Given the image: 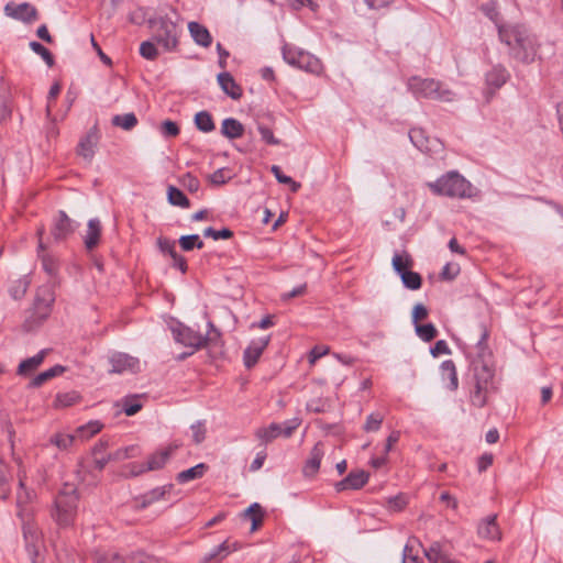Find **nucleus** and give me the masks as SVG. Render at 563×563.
Segmentation results:
<instances>
[{
	"mask_svg": "<svg viewBox=\"0 0 563 563\" xmlns=\"http://www.w3.org/2000/svg\"><path fill=\"white\" fill-rule=\"evenodd\" d=\"M489 331L485 324L479 325V339L476 343L477 360L473 361L474 386L470 394L473 406L483 408L487 405L488 396L495 391L494 368L485 361L490 355L487 347Z\"/></svg>",
	"mask_w": 563,
	"mask_h": 563,
	"instance_id": "obj_1",
	"label": "nucleus"
},
{
	"mask_svg": "<svg viewBox=\"0 0 563 563\" xmlns=\"http://www.w3.org/2000/svg\"><path fill=\"white\" fill-rule=\"evenodd\" d=\"M19 488L16 493V507H18V517L22 521V530L23 537L25 540L26 551L30 554L33 563L38 562L40 555V543H41V534L36 525L33 522V508L30 504L35 498V493L31 489H27L24 484L25 474L24 472H19Z\"/></svg>",
	"mask_w": 563,
	"mask_h": 563,
	"instance_id": "obj_2",
	"label": "nucleus"
},
{
	"mask_svg": "<svg viewBox=\"0 0 563 563\" xmlns=\"http://www.w3.org/2000/svg\"><path fill=\"white\" fill-rule=\"evenodd\" d=\"M77 488L73 484H65L55 499V508L52 516L60 527L73 525L78 506Z\"/></svg>",
	"mask_w": 563,
	"mask_h": 563,
	"instance_id": "obj_3",
	"label": "nucleus"
},
{
	"mask_svg": "<svg viewBox=\"0 0 563 563\" xmlns=\"http://www.w3.org/2000/svg\"><path fill=\"white\" fill-rule=\"evenodd\" d=\"M407 87L418 99L426 98L441 102H451L454 99L453 91L433 78L412 76L408 79Z\"/></svg>",
	"mask_w": 563,
	"mask_h": 563,
	"instance_id": "obj_4",
	"label": "nucleus"
},
{
	"mask_svg": "<svg viewBox=\"0 0 563 563\" xmlns=\"http://www.w3.org/2000/svg\"><path fill=\"white\" fill-rule=\"evenodd\" d=\"M429 187L434 194L451 198L471 197L473 189L472 185L456 172H449L434 183H430Z\"/></svg>",
	"mask_w": 563,
	"mask_h": 563,
	"instance_id": "obj_5",
	"label": "nucleus"
},
{
	"mask_svg": "<svg viewBox=\"0 0 563 563\" xmlns=\"http://www.w3.org/2000/svg\"><path fill=\"white\" fill-rule=\"evenodd\" d=\"M153 38L166 51H173L178 44V29L167 16H158L148 21Z\"/></svg>",
	"mask_w": 563,
	"mask_h": 563,
	"instance_id": "obj_6",
	"label": "nucleus"
},
{
	"mask_svg": "<svg viewBox=\"0 0 563 563\" xmlns=\"http://www.w3.org/2000/svg\"><path fill=\"white\" fill-rule=\"evenodd\" d=\"M300 419L294 418L283 423L273 422L268 427L258 428L255 435L263 443L272 442L278 437L289 438L294 431L300 426Z\"/></svg>",
	"mask_w": 563,
	"mask_h": 563,
	"instance_id": "obj_7",
	"label": "nucleus"
},
{
	"mask_svg": "<svg viewBox=\"0 0 563 563\" xmlns=\"http://www.w3.org/2000/svg\"><path fill=\"white\" fill-rule=\"evenodd\" d=\"M172 333L175 341L183 344L184 346L192 349L191 352L187 355H191L195 351L203 347L202 334L183 323L174 325L172 328ZM185 355L186 354H184L181 357Z\"/></svg>",
	"mask_w": 563,
	"mask_h": 563,
	"instance_id": "obj_8",
	"label": "nucleus"
},
{
	"mask_svg": "<svg viewBox=\"0 0 563 563\" xmlns=\"http://www.w3.org/2000/svg\"><path fill=\"white\" fill-rule=\"evenodd\" d=\"M3 10L7 16L26 24H31L38 19L37 9L29 2L19 4L14 2H8Z\"/></svg>",
	"mask_w": 563,
	"mask_h": 563,
	"instance_id": "obj_9",
	"label": "nucleus"
},
{
	"mask_svg": "<svg viewBox=\"0 0 563 563\" xmlns=\"http://www.w3.org/2000/svg\"><path fill=\"white\" fill-rule=\"evenodd\" d=\"M498 33L500 41L509 46L511 55L515 54L516 47L526 41V37L529 35L527 30L520 25H501L498 29Z\"/></svg>",
	"mask_w": 563,
	"mask_h": 563,
	"instance_id": "obj_10",
	"label": "nucleus"
},
{
	"mask_svg": "<svg viewBox=\"0 0 563 563\" xmlns=\"http://www.w3.org/2000/svg\"><path fill=\"white\" fill-rule=\"evenodd\" d=\"M75 229L74 221L64 211H59L54 220L51 234L56 242H60L68 239L75 232Z\"/></svg>",
	"mask_w": 563,
	"mask_h": 563,
	"instance_id": "obj_11",
	"label": "nucleus"
},
{
	"mask_svg": "<svg viewBox=\"0 0 563 563\" xmlns=\"http://www.w3.org/2000/svg\"><path fill=\"white\" fill-rule=\"evenodd\" d=\"M99 143V133L96 126L91 128L78 143L77 154L85 161L91 162Z\"/></svg>",
	"mask_w": 563,
	"mask_h": 563,
	"instance_id": "obj_12",
	"label": "nucleus"
},
{
	"mask_svg": "<svg viewBox=\"0 0 563 563\" xmlns=\"http://www.w3.org/2000/svg\"><path fill=\"white\" fill-rule=\"evenodd\" d=\"M110 373L121 374L124 372L135 373L139 371L140 362L125 353H115L110 357Z\"/></svg>",
	"mask_w": 563,
	"mask_h": 563,
	"instance_id": "obj_13",
	"label": "nucleus"
},
{
	"mask_svg": "<svg viewBox=\"0 0 563 563\" xmlns=\"http://www.w3.org/2000/svg\"><path fill=\"white\" fill-rule=\"evenodd\" d=\"M479 538L490 541H500L503 533L497 523V515H490L481 520L477 527Z\"/></svg>",
	"mask_w": 563,
	"mask_h": 563,
	"instance_id": "obj_14",
	"label": "nucleus"
},
{
	"mask_svg": "<svg viewBox=\"0 0 563 563\" xmlns=\"http://www.w3.org/2000/svg\"><path fill=\"white\" fill-rule=\"evenodd\" d=\"M271 338H261L258 340L252 341L251 344L244 351V365L247 368L253 367L258 358L261 357L263 351L269 343Z\"/></svg>",
	"mask_w": 563,
	"mask_h": 563,
	"instance_id": "obj_15",
	"label": "nucleus"
},
{
	"mask_svg": "<svg viewBox=\"0 0 563 563\" xmlns=\"http://www.w3.org/2000/svg\"><path fill=\"white\" fill-rule=\"evenodd\" d=\"M174 488L173 484H167L161 487L153 488L152 490L145 493L144 495L137 497L135 501L137 503V508H146L150 505L163 500L166 498V495H168Z\"/></svg>",
	"mask_w": 563,
	"mask_h": 563,
	"instance_id": "obj_16",
	"label": "nucleus"
},
{
	"mask_svg": "<svg viewBox=\"0 0 563 563\" xmlns=\"http://www.w3.org/2000/svg\"><path fill=\"white\" fill-rule=\"evenodd\" d=\"M101 222L99 219H90L87 224V231L84 235V244L88 252L93 251L100 243L101 239Z\"/></svg>",
	"mask_w": 563,
	"mask_h": 563,
	"instance_id": "obj_17",
	"label": "nucleus"
},
{
	"mask_svg": "<svg viewBox=\"0 0 563 563\" xmlns=\"http://www.w3.org/2000/svg\"><path fill=\"white\" fill-rule=\"evenodd\" d=\"M324 455L323 444L318 442L311 450L310 455L303 465L302 473L306 477L314 476L319 468L321 460Z\"/></svg>",
	"mask_w": 563,
	"mask_h": 563,
	"instance_id": "obj_18",
	"label": "nucleus"
},
{
	"mask_svg": "<svg viewBox=\"0 0 563 563\" xmlns=\"http://www.w3.org/2000/svg\"><path fill=\"white\" fill-rule=\"evenodd\" d=\"M368 481V475L364 471L351 472L344 479L335 484V489L342 492L345 489H360Z\"/></svg>",
	"mask_w": 563,
	"mask_h": 563,
	"instance_id": "obj_19",
	"label": "nucleus"
},
{
	"mask_svg": "<svg viewBox=\"0 0 563 563\" xmlns=\"http://www.w3.org/2000/svg\"><path fill=\"white\" fill-rule=\"evenodd\" d=\"M537 55V46L534 38L529 34L518 47L515 49L512 55L516 59L529 64L532 63Z\"/></svg>",
	"mask_w": 563,
	"mask_h": 563,
	"instance_id": "obj_20",
	"label": "nucleus"
},
{
	"mask_svg": "<svg viewBox=\"0 0 563 563\" xmlns=\"http://www.w3.org/2000/svg\"><path fill=\"white\" fill-rule=\"evenodd\" d=\"M218 82L223 92L232 99L239 100L242 97V88L236 84L230 73H220L218 75Z\"/></svg>",
	"mask_w": 563,
	"mask_h": 563,
	"instance_id": "obj_21",
	"label": "nucleus"
},
{
	"mask_svg": "<svg viewBox=\"0 0 563 563\" xmlns=\"http://www.w3.org/2000/svg\"><path fill=\"white\" fill-rule=\"evenodd\" d=\"M188 30L196 44L203 47H209L211 45L212 37L206 26L198 22H189Z\"/></svg>",
	"mask_w": 563,
	"mask_h": 563,
	"instance_id": "obj_22",
	"label": "nucleus"
},
{
	"mask_svg": "<svg viewBox=\"0 0 563 563\" xmlns=\"http://www.w3.org/2000/svg\"><path fill=\"white\" fill-rule=\"evenodd\" d=\"M509 79V73L507 69L500 65L494 66L486 74V84L489 88L499 89L503 87L507 80Z\"/></svg>",
	"mask_w": 563,
	"mask_h": 563,
	"instance_id": "obj_23",
	"label": "nucleus"
},
{
	"mask_svg": "<svg viewBox=\"0 0 563 563\" xmlns=\"http://www.w3.org/2000/svg\"><path fill=\"white\" fill-rule=\"evenodd\" d=\"M295 67L312 74H319L322 70L321 62L316 56L305 51L299 55Z\"/></svg>",
	"mask_w": 563,
	"mask_h": 563,
	"instance_id": "obj_24",
	"label": "nucleus"
},
{
	"mask_svg": "<svg viewBox=\"0 0 563 563\" xmlns=\"http://www.w3.org/2000/svg\"><path fill=\"white\" fill-rule=\"evenodd\" d=\"M46 350H42L36 355L23 360L18 366L16 374L25 376L34 372L44 362Z\"/></svg>",
	"mask_w": 563,
	"mask_h": 563,
	"instance_id": "obj_25",
	"label": "nucleus"
},
{
	"mask_svg": "<svg viewBox=\"0 0 563 563\" xmlns=\"http://www.w3.org/2000/svg\"><path fill=\"white\" fill-rule=\"evenodd\" d=\"M426 558L432 563H455L450 555L443 551L439 542H433L428 549L423 550Z\"/></svg>",
	"mask_w": 563,
	"mask_h": 563,
	"instance_id": "obj_26",
	"label": "nucleus"
},
{
	"mask_svg": "<svg viewBox=\"0 0 563 563\" xmlns=\"http://www.w3.org/2000/svg\"><path fill=\"white\" fill-rule=\"evenodd\" d=\"M221 133L230 140L239 139L244 133V126L236 119L227 118L222 121Z\"/></svg>",
	"mask_w": 563,
	"mask_h": 563,
	"instance_id": "obj_27",
	"label": "nucleus"
},
{
	"mask_svg": "<svg viewBox=\"0 0 563 563\" xmlns=\"http://www.w3.org/2000/svg\"><path fill=\"white\" fill-rule=\"evenodd\" d=\"M207 470L208 466L205 463H199L188 470L179 472L176 476V479L178 483L185 484L190 481L201 478Z\"/></svg>",
	"mask_w": 563,
	"mask_h": 563,
	"instance_id": "obj_28",
	"label": "nucleus"
},
{
	"mask_svg": "<svg viewBox=\"0 0 563 563\" xmlns=\"http://www.w3.org/2000/svg\"><path fill=\"white\" fill-rule=\"evenodd\" d=\"M65 371H66V368L64 366L55 365V366L40 373L38 375H36L30 382L29 387L37 388V387L42 386L44 383H46L47 380H49L58 375H62Z\"/></svg>",
	"mask_w": 563,
	"mask_h": 563,
	"instance_id": "obj_29",
	"label": "nucleus"
},
{
	"mask_svg": "<svg viewBox=\"0 0 563 563\" xmlns=\"http://www.w3.org/2000/svg\"><path fill=\"white\" fill-rule=\"evenodd\" d=\"M81 401V396L79 393L71 390L66 393H59L56 395L54 400V408L64 409L71 406H75Z\"/></svg>",
	"mask_w": 563,
	"mask_h": 563,
	"instance_id": "obj_30",
	"label": "nucleus"
},
{
	"mask_svg": "<svg viewBox=\"0 0 563 563\" xmlns=\"http://www.w3.org/2000/svg\"><path fill=\"white\" fill-rule=\"evenodd\" d=\"M264 510L262 506L257 503L252 504L249 508H246L243 512V517L250 519L252 521V531H256L263 523L264 520Z\"/></svg>",
	"mask_w": 563,
	"mask_h": 563,
	"instance_id": "obj_31",
	"label": "nucleus"
},
{
	"mask_svg": "<svg viewBox=\"0 0 563 563\" xmlns=\"http://www.w3.org/2000/svg\"><path fill=\"white\" fill-rule=\"evenodd\" d=\"M173 449L168 448L161 452L152 454L145 463L147 471L161 470L165 466L172 455Z\"/></svg>",
	"mask_w": 563,
	"mask_h": 563,
	"instance_id": "obj_32",
	"label": "nucleus"
},
{
	"mask_svg": "<svg viewBox=\"0 0 563 563\" xmlns=\"http://www.w3.org/2000/svg\"><path fill=\"white\" fill-rule=\"evenodd\" d=\"M239 549V545L236 542H230L229 540H225L220 545H218L212 552H210L206 556V561L211 560H223L228 554H230L233 551H236Z\"/></svg>",
	"mask_w": 563,
	"mask_h": 563,
	"instance_id": "obj_33",
	"label": "nucleus"
},
{
	"mask_svg": "<svg viewBox=\"0 0 563 563\" xmlns=\"http://www.w3.org/2000/svg\"><path fill=\"white\" fill-rule=\"evenodd\" d=\"M91 558L95 563H125V559L114 551L96 550Z\"/></svg>",
	"mask_w": 563,
	"mask_h": 563,
	"instance_id": "obj_34",
	"label": "nucleus"
},
{
	"mask_svg": "<svg viewBox=\"0 0 563 563\" xmlns=\"http://www.w3.org/2000/svg\"><path fill=\"white\" fill-rule=\"evenodd\" d=\"M441 375L445 379L448 378L450 384L449 388L455 390L459 386L457 373L455 364L452 360L444 361L441 364Z\"/></svg>",
	"mask_w": 563,
	"mask_h": 563,
	"instance_id": "obj_35",
	"label": "nucleus"
},
{
	"mask_svg": "<svg viewBox=\"0 0 563 563\" xmlns=\"http://www.w3.org/2000/svg\"><path fill=\"white\" fill-rule=\"evenodd\" d=\"M195 124L198 130L203 133H209L214 130V122L208 111H200L195 115Z\"/></svg>",
	"mask_w": 563,
	"mask_h": 563,
	"instance_id": "obj_36",
	"label": "nucleus"
},
{
	"mask_svg": "<svg viewBox=\"0 0 563 563\" xmlns=\"http://www.w3.org/2000/svg\"><path fill=\"white\" fill-rule=\"evenodd\" d=\"M30 283L31 282L27 276H23V277H20L18 279L13 280L9 288L10 295L14 299L22 298L25 295V292L30 286Z\"/></svg>",
	"mask_w": 563,
	"mask_h": 563,
	"instance_id": "obj_37",
	"label": "nucleus"
},
{
	"mask_svg": "<svg viewBox=\"0 0 563 563\" xmlns=\"http://www.w3.org/2000/svg\"><path fill=\"white\" fill-rule=\"evenodd\" d=\"M393 267L394 269L401 275L404 272L408 271V267L412 265V258L407 252H402L401 254L396 253L393 256Z\"/></svg>",
	"mask_w": 563,
	"mask_h": 563,
	"instance_id": "obj_38",
	"label": "nucleus"
},
{
	"mask_svg": "<svg viewBox=\"0 0 563 563\" xmlns=\"http://www.w3.org/2000/svg\"><path fill=\"white\" fill-rule=\"evenodd\" d=\"M167 195L168 201L174 206H178L181 208H188L190 206V202L188 198L185 196V194L174 186L168 187Z\"/></svg>",
	"mask_w": 563,
	"mask_h": 563,
	"instance_id": "obj_39",
	"label": "nucleus"
},
{
	"mask_svg": "<svg viewBox=\"0 0 563 563\" xmlns=\"http://www.w3.org/2000/svg\"><path fill=\"white\" fill-rule=\"evenodd\" d=\"M112 124L129 131L137 124V119L134 113L118 114L112 118Z\"/></svg>",
	"mask_w": 563,
	"mask_h": 563,
	"instance_id": "obj_40",
	"label": "nucleus"
},
{
	"mask_svg": "<svg viewBox=\"0 0 563 563\" xmlns=\"http://www.w3.org/2000/svg\"><path fill=\"white\" fill-rule=\"evenodd\" d=\"M412 541L417 542L421 547V543L418 540H409V542L404 548L402 563H424L423 559L418 554L417 551H415L413 544L411 543Z\"/></svg>",
	"mask_w": 563,
	"mask_h": 563,
	"instance_id": "obj_41",
	"label": "nucleus"
},
{
	"mask_svg": "<svg viewBox=\"0 0 563 563\" xmlns=\"http://www.w3.org/2000/svg\"><path fill=\"white\" fill-rule=\"evenodd\" d=\"M401 282L408 289L417 290L421 287V276L420 274L412 272V271H406L400 275Z\"/></svg>",
	"mask_w": 563,
	"mask_h": 563,
	"instance_id": "obj_42",
	"label": "nucleus"
},
{
	"mask_svg": "<svg viewBox=\"0 0 563 563\" xmlns=\"http://www.w3.org/2000/svg\"><path fill=\"white\" fill-rule=\"evenodd\" d=\"M102 429V424L99 421H89L88 423L77 428L76 433L77 437L81 439H89L90 437L97 434Z\"/></svg>",
	"mask_w": 563,
	"mask_h": 563,
	"instance_id": "obj_43",
	"label": "nucleus"
},
{
	"mask_svg": "<svg viewBox=\"0 0 563 563\" xmlns=\"http://www.w3.org/2000/svg\"><path fill=\"white\" fill-rule=\"evenodd\" d=\"M179 245L183 251L189 252L197 249L203 247V242L201 241L200 236L198 234H190V235H183L179 239Z\"/></svg>",
	"mask_w": 563,
	"mask_h": 563,
	"instance_id": "obj_44",
	"label": "nucleus"
},
{
	"mask_svg": "<svg viewBox=\"0 0 563 563\" xmlns=\"http://www.w3.org/2000/svg\"><path fill=\"white\" fill-rule=\"evenodd\" d=\"M415 330L417 335L424 342H430L438 335V330L432 323L416 324Z\"/></svg>",
	"mask_w": 563,
	"mask_h": 563,
	"instance_id": "obj_45",
	"label": "nucleus"
},
{
	"mask_svg": "<svg viewBox=\"0 0 563 563\" xmlns=\"http://www.w3.org/2000/svg\"><path fill=\"white\" fill-rule=\"evenodd\" d=\"M272 173L274 174V176L276 177L278 183L289 185L290 190L292 192H297L299 190V188L301 187V185L299 183L295 181L291 177L285 175L282 172L280 167L277 165L272 166Z\"/></svg>",
	"mask_w": 563,
	"mask_h": 563,
	"instance_id": "obj_46",
	"label": "nucleus"
},
{
	"mask_svg": "<svg viewBox=\"0 0 563 563\" xmlns=\"http://www.w3.org/2000/svg\"><path fill=\"white\" fill-rule=\"evenodd\" d=\"M75 441V435L67 433H56L51 437V444L57 446L60 450H66L73 445Z\"/></svg>",
	"mask_w": 563,
	"mask_h": 563,
	"instance_id": "obj_47",
	"label": "nucleus"
},
{
	"mask_svg": "<svg viewBox=\"0 0 563 563\" xmlns=\"http://www.w3.org/2000/svg\"><path fill=\"white\" fill-rule=\"evenodd\" d=\"M383 421H384V416L382 413L373 412L367 416L363 429L366 432L378 431L382 427Z\"/></svg>",
	"mask_w": 563,
	"mask_h": 563,
	"instance_id": "obj_48",
	"label": "nucleus"
},
{
	"mask_svg": "<svg viewBox=\"0 0 563 563\" xmlns=\"http://www.w3.org/2000/svg\"><path fill=\"white\" fill-rule=\"evenodd\" d=\"M30 48L34 53L40 55L45 60V63L47 64L48 67H52L54 65V57H53L52 53L45 46H43L41 43L33 41L30 43Z\"/></svg>",
	"mask_w": 563,
	"mask_h": 563,
	"instance_id": "obj_49",
	"label": "nucleus"
},
{
	"mask_svg": "<svg viewBox=\"0 0 563 563\" xmlns=\"http://www.w3.org/2000/svg\"><path fill=\"white\" fill-rule=\"evenodd\" d=\"M203 236L211 238L213 240H227L233 236V232L230 229L223 228L221 230H216L211 227L203 230Z\"/></svg>",
	"mask_w": 563,
	"mask_h": 563,
	"instance_id": "obj_50",
	"label": "nucleus"
},
{
	"mask_svg": "<svg viewBox=\"0 0 563 563\" xmlns=\"http://www.w3.org/2000/svg\"><path fill=\"white\" fill-rule=\"evenodd\" d=\"M41 260H42V267H43V269L49 276L56 275V273L58 271V263H57V261L53 256H51L49 254H45V253H43L41 255Z\"/></svg>",
	"mask_w": 563,
	"mask_h": 563,
	"instance_id": "obj_51",
	"label": "nucleus"
},
{
	"mask_svg": "<svg viewBox=\"0 0 563 563\" xmlns=\"http://www.w3.org/2000/svg\"><path fill=\"white\" fill-rule=\"evenodd\" d=\"M142 408V405L139 402L137 397H126L123 399V411L126 416H134Z\"/></svg>",
	"mask_w": 563,
	"mask_h": 563,
	"instance_id": "obj_52",
	"label": "nucleus"
},
{
	"mask_svg": "<svg viewBox=\"0 0 563 563\" xmlns=\"http://www.w3.org/2000/svg\"><path fill=\"white\" fill-rule=\"evenodd\" d=\"M137 449L135 446H128L110 453L111 461H123L136 456Z\"/></svg>",
	"mask_w": 563,
	"mask_h": 563,
	"instance_id": "obj_53",
	"label": "nucleus"
},
{
	"mask_svg": "<svg viewBox=\"0 0 563 563\" xmlns=\"http://www.w3.org/2000/svg\"><path fill=\"white\" fill-rule=\"evenodd\" d=\"M302 49H299L297 47L285 45L283 47V57L286 63H288L291 66L296 65V60L298 59L299 55H301Z\"/></svg>",
	"mask_w": 563,
	"mask_h": 563,
	"instance_id": "obj_54",
	"label": "nucleus"
},
{
	"mask_svg": "<svg viewBox=\"0 0 563 563\" xmlns=\"http://www.w3.org/2000/svg\"><path fill=\"white\" fill-rule=\"evenodd\" d=\"M140 54L148 60H154L157 57L158 52L154 43L145 41L140 45Z\"/></svg>",
	"mask_w": 563,
	"mask_h": 563,
	"instance_id": "obj_55",
	"label": "nucleus"
},
{
	"mask_svg": "<svg viewBox=\"0 0 563 563\" xmlns=\"http://www.w3.org/2000/svg\"><path fill=\"white\" fill-rule=\"evenodd\" d=\"M161 132L165 137H176L180 130L176 122L170 120H165L161 124Z\"/></svg>",
	"mask_w": 563,
	"mask_h": 563,
	"instance_id": "obj_56",
	"label": "nucleus"
},
{
	"mask_svg": "<svg viewBox=\"0 0 563 563\" xmlns=\"http://www.w3.org/2000/svg\"><path fill=\"white\" fill-rule=\"evenodd\" d=\"M192 440L196 444H200L206 439V427L201 421H197L190 427Z\"/></svg>",
	"mask_w": 563,
	"mask_h": 563,
	"instance_id": "obj_57",
	"label": "nucleus"
},
{
	"mask_svg": "<svg viewBox=\"0 0 563 563\" xmlns=\"http://www.w3.org/2000/svg\"><path fill=\"white\" fill-rule=\"evenodd\" d=\"M230 178L229 170L225 168H219L209 176L210 183L217 186L225 184Z\"/></svg>",
	"mask_w": 563,
	"mask_h": 563,
	"instance_id": "obj_58",
	"label": "nucleus"
},
{
	"mask_svg": "<svg viewBox=\"0 0 563 563\" xmlns=\"http://www.w3.org/2000/svg\"><path fill=\"white\" fill-rule=\"evenodd\" d=\"M157 246L163 254H167L170 257L177 254L175 250V242L166 238H159L157 240Z\"/></svg>",
	"mask_w": 563,
	"mask_h": 563,
	"instance_id": "obj_59",
	"label": "nucleus"
},
{
	"mask_svg": "<svg viewBox=\"0 0 563 563\" xmlns=\"http://www.w3.org/2000/svg\"><path fill=\"white\" fill-rule=\"evenodd\" d=\"M125 559V563H158V561L144 552H136Z\"/></svg>",
	"mask_w": 563,
	"mask_h": 563,
	"instance_id": "obj_60",
	"label": "nucleus"
},
{
	"mask_svg": "<svg viewBox=\"0 0 563 563\" xmlns=\"http://www.w3.org/2000/svg\"><path fill=\"white\" fill-rule=\"evenodd\" d=\"M209 331L206 335H202L203 339V346L209 344H214L220 340L221 333L220 331L214 328L212 322H208Z\"/></svg>",
	"mask_w": 563,
	"mask_h": 563,
	"instance_id": "obj_61",
	"label": "nucleus"
},
{
	"mask_svg": "<svg viewBox=\"0 0 563 563\" xmlns=\"http://www.w3.org/2000/svg\"><path fill=\"white\" fill-rule=\"evenodd\" d=\"M330 347L327 345H316L309 353V363L313 365L320 357L329 354Z\"/></svg>",
	"mask_w": 563,
	"mask_h": 563,
	"instance_id": "obj_62",
	"label": "nucleus"
},
{
	"mask_svg": "<svg viewBox=\"0 0 563 563\" xmlns=\"http://www.w3.org/2000/svg\"><path fill=\"white\" fill-rule=\"evenodd\" d=\"M257 130H258V132H260V134L262 136V140L264 142H266L267 144H271V145L279 144V140H277L274 136L273 131L268 126H265L263 124H258Z\"/></svg>",
	"mask_w": 563,
	"mask_h": 563,
	"instance_id": "obj_63",
	"label": "nucleus"
},
{
	"mask_svg": "<svg viewBox=\"0 0 563 563\" xmlns=\"http://www.w3.org/2000/svg\"><path fill=\"white\" fill-rule=\"evenodd\" d=\"M412 143L422 152H431V147H429L424 142L422 141V133L419 130H411L409 134Z\"/></svg>",
	"mask_w": 563,
	"mask_h": 563,
	"instance_id": "obj_64",
	"label": "nucleus"
}]
</instances>
